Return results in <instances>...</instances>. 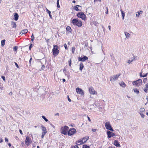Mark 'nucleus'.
<instances>
[{
    "label": "nucleus",
    "instance_id": "obj_51",
    "mask_svg": "<svg viewBox=\"0 0 148 148\" xmlns=\"http://www.w3.org/2000/svg\"><path fill=\"white\" fill-rule=\"evenodd\" d=\"M88 46V42H86L85 44V46L87 47Z\"/></svg>",
    "mask_w": 148,
    "mask_h": 148
},
{
    "label": "nucleus",
    "instance_id": "obj_13",
    "mask_svg": "<svg viewBox=\"0 0 148 148\" xmlns=\"http://www.w3.org/2000/svg\"><path fill=\"white\" fill-rule=\"evenodd\" d=\"M89 91L90 93L92 94H96L97 93L96 91L94 90L93 88L91 87L89 88Z\"/></svg>",
    "mask_w": 148,
    "mask_h": 148
},
{
    "label": "nucleus",
    "instance_id": "obj_56",
    "mask_svg": "<svg viewBox=\"0 0 148 148\" xmlns=\"http://www.w3.org/2000/svg\"><path fill=\"white\" fill-rule=\"evenodd\" d=\"M72 148H79V147L77 145H75L73 146Z\"/></svg>",
    "mask_w": 148,
    "mask_h": 148
},
{
    "label": "nucleus",
    "instance_id": "obj_10",
    "mask_svg": "<svg viewBox=\"0 0 148 148\" xmlns=\"http://www.w3.org/2000/svg\"><path fill=\"white\" fill-rule=\"evenodd\" d=\"M107 134L108 136V138H111V137L115 136V134L114 133L111 132L108 130L107 131Z\"/></svg>",
    "mask_w": 148,
    "mask_h": 148
},
{
    "label": "nucleus",
    "instance_id": "obj_6",
    "mask_svg": "<svg viewBox=\"0 0 148 148\" xmlns=\"http://www.w3.org/2000/svg\"><path fill=\"white\" fill-rule=\"evenodd\" d=\"M105 126L106 129L109 130L111 131L114 132V130H113L110 125L109 122H106L105 124Z\"/></svg>",
    "mask_w": 148,
    "mask_h": 148
},
{
    "label": "nucleus",
    "instance_id": "obj_54",
    "mask_svg": "<svg viewBox=\"0 0 148 148\" xmlns=\"http://www.w3.org/2000/svg\"><path fill=\"white\" fill-rule=\"evenodd\" d=\"M15 64L16 66L18 68H19V66H18V64L16 63V62H15Z\"/></svg>",
    "mask_w": 148,
    "mask_h": 148
},
{
    "label": "nucleus",
    "instance_id": "obj_9",
    "mask_svg": "<svg viewBox=\"0 0 148 148\" xmlns=\"http://www.w3.org/2000/svg\"><path fill=\"white\" fill-rule=\"evenodd\" d=\"M88 59V57L86 56H84L83 57H79L78 60L81 62H84Z\"/></svg>",
    "mask_w": 148,
    "mask_h": 148
},
{
    "label": "nucleus",
    "instance_id": "obj_19",
    "mask_svg": "<svg viewBox=\"0 0 148 148\" xmlns=\"http://www.w3.org/2000/svg\"><path fill=\"white\" fill-rule=\"evenodd\" d=\"M11 24L12 27H16V23L14 21H12L11 22Z\"/></svg>",
    "mask_w": 148,
    "mask_h": 148
},
{
    "label": "nucleus",
    "instance_id": "obj_60",
    "mask_svg": "<svg viewBox=\"0 0 148 148\" xmlns=\"http://www.w3.org/2000/svg\"><path fill=\"white\" fill-rule=\"evenodd\" d=\"M145 88L148 89V84H146L145 85Z\"/></svg>",
    "mask_w": 148,
    "mask_h": 148
},
{
    "label": "nucleus",
    "instance_id": "obj_22",
    "mask_svg": "<svg viewBox=\"0 0 148 148\" xmlns=\"http://www.w3.org/2000/svg\"><path fill=\"white\" fill-rule=\"evenodd\" d=\"M145 110L144 108H140L139 111V113H142L143 112H145Z\"/></svg>",
    "mask_w": 148,
    "mask_h": 148
},
{
    "label": "nucleus",
    "instance_id": "obj_27",
    "mask_svg": "<svg viewBox=\"0 0 148 148\" xmlns=\"http://www.w3.org/2000/svg\"><path fill=\"white\" fill-rule=\"evenodd\" d=\"M77 143L78 145L83 144L84 143H83V140H82L78 141Z\"/></svg>",
    "mask_w": 148,
    "mask_h": 148
},
{
    "label": "nucleus",
    "instance_id": "obj_40",
    "mask_svg": "<svg viewBox=\"0 0 148 148\" xmlns=\"http://www.w3.org/2000/svg\"><path fill=\"white\" fill-rule=\"evenodd\" d=\"M75 48L74 47H73L72 48V53H74L75 51Z\"/></svg>",
    "mask_w": 148,
    "mask_h": 148
},
{
    "label": "nucleus",
    "instance_id": "obj_16",
    "mask_svg": "<svg viewBox=\"0 0 148 148\" xmlns=\"http://www.w3.org/2000/svg\"><path fill=\"white\" fill-rule=\"evenodd\" d=\"M28 32V30L27 29H24V30H22L21 32L20 33V35L21 34V35H22L23 34H24L25 33H26Z\"/></svg>",
    "mask_w": 148,
    "mask_h": 148
},
{
    "label": "nucleus",
    "instance_id": "obj_14",
    "mask_svg": "<svg viewBox=\"0 0 148 148\" xmlns=\"http://www.w3.org/2000/svg\"><path fill=\"white\" fill-rule=\"evenodd\" d=\"M114 144L117 147H121V145L119 143L118 141L117 140H115L114 141Z\"/></svg>",
    "mask_w": 148,
    "mask_h": 148
},
{
    "label": "nucleus",
    "instance_id": "obj_34",
    "mask_svg": "<svg viewBox=\"0 0 148 148\" xmlns=\"http://www.w3.org/2000/svg\"><path fill=\"white\" fill-rule=\"evenodd\" d=\"M42 117L46 122H47L48 121V120L45 117V116H42Z\"/></svg>",
    "mask_w": 148,
    "mask_h": 148
},
{
    "label": "nucleus",
    "instance_id": "obj_62",
    "mask_svg": "<svg viewBox=\"0 0 148 148\" xmlns=\"http://www.w3.org/2000/svg\"><path fill=\"white\" fill-rule=\"evenodd\" d=\"M19 132L21 134H23L22 131L21 130H19Z\"/></svg>",
    "mask_w": 148,
    "mask_h": 148
},
{
    "label": "nucleus",
    "instance_id": "obj_29",
    "mask_svg": "<svg viewBox=\"0 0 148 148\" xmlns=\"http://www.w3.org/2000/svg\"><path fill=\"white\" fill-rule=\"evenodd\" d=\"M134 91L136 93V94H138L139 93V92L138 89H137V88H134Z\"/></svg>",
    "mask_w": 148,
    "mask_h": 148
},
{
    "label": "nucleus",
    "instance_id": "obj_28",
    "mask_svg": "<svg viewBox=\"0 0 148 148\" xmlns=\"http://www.w3.org/2000/svg\"><path fill=\"white\" fill-rule=\"evenodd\" d=\"M5 40H3L1 41V45L2 47H3L5 44Z\"/></svg>",
    "mask_w": 148,
    "mask_h": 148
},
{
    "label": "nucleus",
    "instance_id": "obj_39",
    "mask_svg": "<svg viewBox=\"0 0 148 148\" xmlns=\"http://www.w3.org/2000/svg\"><path fill=\"white\" fill-rule=\"evenodd\" d=\"M77 6H78V7L79 11H81L82 9V6L78 5H77Z\"/></svg>",
    "mask_w": 148,
    "mask_h": 148
},
{
    "label": "nucleus",
    "instance_id": "obj_47",
    "mask_svg": "<svg viewBox=\"0 0 148 148\" xmlns=\"http://www.w3.org/2000/svg\"><path fill=\"white\" fill-rule=\"evenodd\" d=\"M148 89H147V88H145L144 89V91L145 92L147 93L148 92Z\"/></svg>",
    "mask_w": 148,
    "mask_h": 148
},
{
    "label": "nucleus",
    "instance_id": "obj_52",
    "mask_svg": "<svg viewBox=\"0 0 148 148\" xmlns=\"http://www.w3.org/2000/svg\"><path fill=\"white\" fill-rule=\"evenodd\" d=\"M1 78L3 80V81H4L5 80V77L4 76H2Z\"/></svg>",
    "mask_w": 148,
    "mask_h": 148
},
{
    "label": "nucleus",
    "instance_id": "obj_15",
    "mask_svg": "<svg viewBox=\"0 0 148 148\" xmlns=\"http://www.w3.org/2000/svg\"><path fill=\"white\" fill-rule=\"evenodd\" d=\"M14 20L15 21H17L18 18V15L17 13H15L14 14Z\"/></svg>",
    "mask_w": 148,
    "mask_h": 148
},
{
    "label": "nucleus",
    "instance_id": "obj_4",
    "mask_svg": "<svg viewBox=\"0 0 148 148\" xmlns=\"http://www.w3.org/2000/svg\"><path fill=\"white\" fill-rule=\"evenodd\" d=\"M77 16L84 21H85L86 19V16L83 12H79L77 14Z\"/></svg>",
    "mask_w": 148,
    "mask_h": 148
},
{
    "label": "nucleus",
    "instance_id": "obj_57",
    "mask_svg": "<svg viewBox=\"0 0 148 148\" xmlns=\"http://www.w3.org/2000/svg\"><path fill=\"white\" fill-rule=\"evenodd\" d=\"M5 141L6 142H8V140L7 138H5Z\"/></svg>",
    "mask_w": 148,
    "mask_h": 148
},
{
    "label": "nucleus",
    "instance_id": "obj_5",
    "mask_svg": "<svg viewBox=\"0 0 148 148\" xmlns=\"http://www.w3.org/2000/svg\"><path fill=\"white\" fill-rule=\"evenodd\" d=\"M132 84L134 85H135L137 86H139L142 84V81L141 79H139L136 81L133 82Z\"/></svg>",
    "mask_w": 148,
    "mask_h": 148
},
{
    "label": "nucleus",
    "instance_id": "obj_53",
    "mask_svg": "<svg viewBox=\"0 0 148 148\" xmlns=\"http://www.w3.org/2000/svg\"><path fill=\"white\" fill-rule=\"evenodd\" d=\"M64 47L65 49H67V46L66 44H64Z\"/></svg>",
    "mask_w": 148,
    "mask_h": 148
},
{
    "label": "nucleus",
    "instance_id": "obj_41",
    "mask_svg": "<svg viewBox=\"0 0 148 148\" xmlns=\"http://www.w3.org/2000/svg\"><path fill=\"white\" fill-rule=\"evenodd\" d=\"M31 38H32V39H31V41H33L34 40V34L33 33L32 34V35L31 36Z\"/></svg>",
    "mask_w": 148,
    "mask_h": 148
},
{
    "label": "nucleus",
    "instance_id": "obj_1",
    "mask_svg": "<svg viewBox=\"0 0 148 148\" xmlns=\"http://www.w3.org/2000/svg\"><path fill=\"white\" fill-rule=\"evenodd\" d=\"M72 23L75 25L81 27L82 25V23L81 21H78V18H74L72 20Z\"/></svg>",
    "mask_w": 148,
    "mask_h": 148
},
{
    "label": "nucleus",
    "instance_id": "obj_45",
    "mask_svg": "<svg viewBox=\"0 0 148 148\" xmlns=\"http://www.w3.org/2000/svg\"><path fill=\"white\" fill-rule=\"evenodd\" d=\"M147 80V78H145L143 79V82L144 83H145Z\"/></svg>",
    "mask_w": 148,
    "mask_h": 148
},
{
    "label": "nucleus",
    "instance_id": "obj_21",
    "mask_svg": "<svg viewBox=\"0 0 148 148\" xmlns=\"http://www.w3.org/2000/svg\"><path fill=\"white\" fill-rule=\"evenodd\" d=\"M120 10L121 13L122 19L123 20L125 16V13L121 9Z\"/></svg>",
    "mask_w": 148,
    "mask_h": 148
},
{
    "label": "nucleus",
    "instance_id": "obj_24",
    "mask_svg": "<svg viewBox=\"0 0 148 148\" xmlns=\"http://www.w3.org/2000/svg\"><path fill=\"white\" fill-rule=\"evenodd\" d=\"M66 30L67 31H69L70 32H71V28L69 26H68L66 28Z\"/></svg>",
    "mask_w": 148,
    "mask_h": 148
},
{
    "label": "nucleus",
    "instance_id": "obj_17",
    "mask_svg": "<svg viewBox=\"0 0 148 148\" xmlns=\"http://www.w3.org/2000/svg\"><path fill=\"white\" fill-rule=\"evenodd\" d=\"M89 139V137L87 136L86 137H84L82 139V140H83V143L84 144Z\"/></svg>",
    "mask_w": 148,
    "mask_h": 148
},
{
    "label": "nucleus",
    "instance_id": "obj_18",
    "mask_svg": "<svg viewBox=\"0 0 148 148\" xmlns=\"http://www.w3.org/2000/svg\"><path fill=\"white\" fill-rule=\"evenodd\" d=\"M84 67L83 64L82 62L80 63L79 64V70L82 71Z\"/></svg>",
    "mask_w": 148,
    "mask_h": 148
},
{
    "label": "nucleus",
    "instance_id": "obj_44",
    "mask_svg": "<svg viewBox=\"0 0 148 148\" xmlns=\"http://www.w3.org/2000/svg\"><path fill=\"white\" fill-rule=\"evenodd\" d=\"M45 66L44 65H42V67H41V69H42V70H44L45 69Z\"/></svg>",
    "mask_w": 148,
    "mask_h": 148
},
{
    "label": "nucleus",
    "instance_id": "obj_2",
    "mask_svg": "<svg viewBox=\"0 0 148 148\" xmlns=\"http://www.w3.org/2000/svg\"><path fill=\"white\" fill-rule=\"evenodd\" d=\"M59 47L58 46L56 45H54L53 46V48L52 50V52L53 55L55 56H56L59 54V51L58 49Z\"/></svg>",
    "mask_w": 148,
    "mask_h": 148
},
{
    "label": "nucleus",
    "instance_id": "obj_37",
    "mask_svg": "<svg viewBox=\"0 0 148 148\" xmlns=\"http://www.w3.org/2000/svg\"><path fill=\"white\" fill-rule=\"evenodd\" d=\"M17 48L18 47L17 46L14 47L13 48V51H16L17 50Z\"/></svg>",
    "mask_w": 148,
    "mask_h": 148
},
{
    "label": "nucleus",
    "instance_id": "obj_26",
    "mask_svg": "<svg viewBox=\"0 0 148 148\" xmlns=\"http://www.w3.org/2000/svg\"><path fill=\"white\" fill-rule=\"evenodd\" d=\"M147 73L145 74L144 75H143L142 74V72H141L140 73V76L141 77H145L147 76Z\"/></svg>",
    "mask_w": 148,
    "mask_h": 148
},
{
    "label": "nucleus",
    "instance_id": "obj_38",
    "mask_svg": "<svg viewBox=\"0 0 148 148\" xmlns=\"http://www.w3.org/2000/svg\"><path fill=\"white\" fill-rule=\"evenodd\" d=\"M69 64L70 66H71V59H70V60L68 61Z\"/></svg>",
    "mask_w": 148,
    "mask_h": 148
},
{
    "label": "nucleus",
    "instance_id": "obj_33",
    "mask_svg": "<svg viewBox=\"0 0 148 148\" xmlns=\"http://www.w3.org/2000/svg\"><path fill=\"white\" fill-rule=\"evenodd\" d=\"M82 148H90V147L86 145H83Z\"/></svg>",
    "mask_w": 148,
    "mask_h": 148
},
{
    "label": "nucleus",
    "instance_id": "obj_46",
    "mask_svg": "<svg viewBox=\"0 0 148 148\" xmlns=\"http://www.w3.org/2000/svg\"><path fill=\"white\" fill-rule=\"evenodd\" d=\"M132 62L131 60H128L126 62L129 64H130Z\"/></svg>",
    "mask_w": 148,
    "mask_h": 148
},
{
    "label": "nucleus",
    "instance_id": "obj_23",
    "mask_svg": "<svg viewBox=\"0 0 148 148\" xmlns=\"http://www.w3.org/2000/svg\"><path fill=\"white\" fill-rule=\"evenodd\" d=\"M46 11H47V13H48V14H49V16L50 17V18H52V16H51V12L47 9H46Z\"/></svg>",
    "mask_w": 148,
    "mask_h": 148
},
{
    "label": "nucleus",
    "instance_id": "obj_30",
    "mask_svg": "<svg viewBox=\"0 0 148 148\" xmlns=\"http://www.w3.org/2000/svg\"><path fill=\"white\" fill-rule=\"evenodd\" d=\"M73 9L76 11H79L78 7V6H77V5H76L75 6H74L73 7Z\"/></svg>",
    "mask_w": 148,
    "mask_h": 148
},
{
    "label": "nucleus",
    "instance_id": "obj_42",
    "mask_svg": "<svg viewBox=\"0 0 148 148\" xmlns=\"http://www.w3.org/2000/svg\"><path fill=\"white\" fill-rule=\"evenodd\" d=\"M139 114L142 118H144L145 117V115L142 113H140Z\"/></svg>",
    "mask_w": 148,
    "mask_h": 148
},
{
    "label": "nucleus",
    "instance_id": "obj_58",
    "mask_svg": "<svg viewBox=\"0 0 148 148\" xmlns=\"http://www.w3.org/2000/svg\"><path fill=\"white\" fill-rule=\"evenodd\" d=\"M92 131H93V132H95V131H96V130H97V129H92Z\"/></svg>",
    "mask_w": 148,
    "mask_h": 148
},
{
    "label": "nucleus",
    "instance_id": "obj_20",
    "mask_svg": "<svg viewBox=\"0 0 148 148\" xmlns=\"http://www.w3.org/2000/svg\"><path fill=\"white\" fill-rule=\"evenodd\" d=\"M125 34L126 36V38H129L130 36V34L128 32H125Z\"/></svg>",
    "mask_w": 148,
    "mask_h": 148
},
{
    "label": "nucleus",
    "instance_id": "obj_12",
    "mask_svg": "<svg viewBox=\"0 0 148 148\" xmlns=\"http://www.w3.org/2000/svg\"><path fill=\"white\" fill-rule=\"evenodd\" d=\"M76 91L77 93L80 94L81 95H84V92L83 90L79 88H77L76 89Z\"/></svg>",
    "mask_w": 148,
    "mask_h": 148
},
{
    "label": "nucleus",
    "instance_id": "obj_31",
    "mask_svg": "<svg viewBox=\"0 0 148 148\" xmlns=\"http://www.w3.org/2000/svg\"><path fill=\"white\" fill-rule=\"evenodd\" d=\"M137 57L136 56H134V57L131 58V61L133 62V61H134L136 60V58Z\"/></svg>",
    "mask_w": 148,
    "mask_h": 148
},
{
    "label": "nucleus",
    "instance_id": "obj_49",
    "mask_svg": "<svg viewBox=\"0 0 148 148\" xmlns=\"http://www.w3.org/2000/svg\"><path fill=\"white\" fill-rule=\"evenodd\" d=\"M32 45H32V44H31L29 46V50H31V48H32Z\"/></svg>",
    "mask_w": 148,
    "mask_h": 148
},
{
    "label": "nucleus",
    "instance_id": "obj_48",
    "mask_svg": "<svg viewBox=\"0 0 148 148\" xmlns=\"http://www.w3.org/2000/svg\"><path fill=\"white\" fill-rule=\"evenodd\" d=\"M47 132H42V135H43V136H45L46 134L47 133Z\"/></svg>",
    "mask_w": 148,
    "mask_h": 148
},
{
    "label": "nucleus",
    "instance_id": "obj_59",
    "mask_svg": "<svg viewBox=\"0 0 148 148\" xmlns=\"http://www.w3.org/2000/svg\"><path fill=\"white\" fill-rule=\"evenodd\" d=\"M106 9H107V11L106 12V14H108V7H106Z\"/></svg>",
    "mask_w": 148,
    "mask_h": 148
},
{
    "label": "nucleus",
    "instance_id": "obj_35",
    "mask_svg": "<svg viewBox=\"0 0 148 148\" xmlns=\"http://www.w3.org/2000/svg\"><path fill=\"white\" fill-rule=\"evenodd\" d=\"M60 0H57V5L58 8H60V6L59 4V1Z\"/></svg>",
    "mask_w": 148,
    "mask_h": 148
},
{
    "label": "nucleus",
    "instance_id": "obj_50",
    "mask_svg": "<svg viewBox=\"0 0 148 148\" xmlns=\"http://www.w3.org/2000/svg\"><path fill=\"white\" fill-rule=\"evenodd\" d=\"M67 98L68 100V101L69 102H71V99L69 98V97L68 95L67 96Z\"/></svg>",
    "mask_w": 148,
    "mask_h": 148
},
{
    "label": "nucleus",
    "instance_id": "obj_7",
    "mask_svg": "<svg viewBox=\"0 0 148 148\" xmlns=\"http://www.w3.org/2000/svg\"><path fill=\"white\" fill-rule=\"evenodd\" d=\"M76 132V130L74 128H71L69 130L68 132V135L71 136L75 134Z\"/></svg>",
    "mask_w": 148,
    "mask_h": 148
},
{
    "label": "nucleus",
    "instance_id": "obj_61",
    "mask_svg": "<svg viewBox=\"0 0 148 148\" xmlns=\"http://www.w3.org/2000/svg\"><path fill=\"white\" fill-rule=\"evenodd\" d=\"M32 59V58L31 57V58H30V60H29V63L30 64H31Z\"/></svg>",
    "mask_w": 148,
    "mask_h": 148
},
{
    "label": "nucleus",
    "instance_id": "obj_32",
    "mask_svg": "<svg viewBox=\"0 0 148 148\" xmlns=\"http://www.w3.org/2000/svg\"><path fill=\"white\" fill-rule=\"evenodd\" d=\"M120 85L121 86L124 87L125 85V83L123 82H121V84H120Z\"/></svg>",
    "mask_w": 148,
    "mask_h": 148
},
{
    "label": "nucleus",
    "instance_id": "obj_25",
    "mask_svg": "<svg viewBox=\"0 0 148 148\" xmlns=\"http://www.w3.org/2000/svg\"><path fill=\"white\" fill-rule=\"evenodd\" d=\"M41 128L42 130V131H43V132H47L46 128L45 127H44L43 125H42L41 126Z\"/></svg>",
    "mask_w": 148,
    "mask_h": 148
},
{
    "label": "nucleus",
    "instance_id": "obj_55",
    "mask_svg": "<svg viewBox=\"0 0 148 148\" xmlns=\"http://www.w3.org/2000/svg\"><path fill=\"white\" fill-rule=\"evenodd\" d=\"M66 71V69L65 68H64V69H63V72H64V73L65 74V75H66V73H65V72Z\"/></svg>",
    "mask_w": 148,
    "mask_h": 148
},
{
    "label": "nucleus",
    "instance_id": "obj_36",
    "mask_svg": "<svg viewBox=\"0 0 148 148\" xmlns=\"http://www.w3.org/2000/svg\"><path fill=\"white\" fill-rule=\"evenodd\" d=\"M136 16L137 17H139L140 16V12H136Z\"/></svg>",
    "mask_w": 148,
    "mask_h": 148
},
{
    "label": "nucleus",
    "instance_id": "obj_3",
    "mask_svg": "<svg viewBox=\"0 0 148 148\" xmlns=\"http://www.w3.org/2000/svg\"><path fill=\"white\" fill-rule=\"evenodd\" d=\"M69 129V127L67 126H65L64 127H62L61 129V133L64 135H66Z\"/></svg>",
    "mask_w": 148,
    "mask_h": 148
},
{
    "label": "nucleus",
    "instance_id": "obj_8",
    "mask_svg": "<svg viewBox=\"0 0 148 148\" xmlns=\"http://www.w3.org/2000/svg\"><path fill=\"white\" fill-rule=\"evenodd\" d=\"M120 75V74H119L118 75H114L113 76L110 77V81L114 82L115 80H117Z\"/></svg>",
    "mask_w": 148,
    "mask_h": 148
},
{
    "label": "nucleus",
    "instance_id": "obj_43",
    "mask_svg": "<svg viewBox=\"0 0 148 148\" xmlns=\"http://www.w3.org/2000/svg\"><path fill=\"white\" fill-rule=\"evenodd\" d=\"M110 56L111 57V58L113 60L114 59V57L113 56V54H110Z\"/></svg>",
    "mask_w": 148,
    "mask_h": 148
},
{
    "label": "nucleus",
    "instance_id": "obj_63",
    "mask_svg": "<svg viewBox=\"0 0 148 148\" xmlns=\"http://www.w3.org/2000/svg\"><path fill=\"white\" fill-rule=\"evenodd\" d=\"M12 92H10L9 93V95H12Z\"/></svg>",
    "mask_w": 148,
    "mask_h": 148
},
{
    "label": "nucleus",
    "instance_id": "obj_64",
    "mask_svg": "<svg viewBox=\"0 0 148 148\" xmlns=\"http://www.w3.org/2000/svg\"><path fill=\"white\" fill-rule=\"evenodd\" d=\"M140 12V14H142L143 12L142 10H140V11L139 12Z\"/></svg>",
    "mask_w": 148,
    "mask_h": 148
},
{
    "label": "nucleus",
    "instance_id": "obj_11",
    "mask_svg": "<svg viewBox=\"0 0 148 148\" xmlns=\"http://www.w3.org/2000/svg\"><path fill=\"white\" fill-rule=\"evenodd\" d=\"M32 142L31 141V139L29 138V136H27L26 138L25 141V144L27 145H29Z\"/></svg>",
    "mask_w": 148,
    "mask_h": 148
}]
</instances>
